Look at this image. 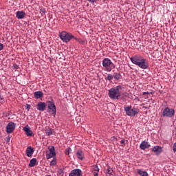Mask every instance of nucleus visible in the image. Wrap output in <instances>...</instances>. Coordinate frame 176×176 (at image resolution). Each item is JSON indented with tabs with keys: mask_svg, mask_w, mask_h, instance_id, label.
I'll use <instances>...</instances> for the list:
<instances>
[{
	"mask_svg": "<svg viewBox=\"0 0 176 176\" xmlns=\"http://www.w3.org/2000/svg\"><path fill=\"white\" fill-rule=\"evenodd\" d=\"M92 170L94 173L100 171V169L98 168V166L97 165H94L92 166Z\"/></svg>",
	"mask_w": 176,
	"mask_h": 176,
	"instance_id": "obj_23",
	"label": "nucleus"
},
{
	"mask_svg": "<svg viewBox=\"0 0 176 176\" xmlns=\"http://www.w3.org/2000/svg\"><path fill=\"white\" fill-rule=\"evenodd\" d=\"M175 113V111H174V109L166 107L163 111L162 116H164L166 118H173Z\"/></svg>",
	"mask_w": 176,
	"mask_h": 176,
	"instance_id": "obj_5",
	"label": "nucleus"
},
{
	"mask_svg": "<svg viewBox=\"0 0 176 176\" xmlns=\"http://www.w3.org/2000/svg\"><path fill=\"white\" fill-rule=\"evenodd\" d=\"M94 176H98V172H94Z\"/></svg>",
	"mask_w": 176,
	"mask_h": 176,
	"instance_id": "obj_31",
	"label": "nucleus"
},
{
	"mask_svg": "<svg viewBox=\"0 0 176 176\" xmlns=\"http://www.w3.org/2000/svg\"><path fill=\"white\" fill-rule=\"evenodd\" d=\"M102 65L104 68H108L113 65V63H112V61H111L109 58H104L102 60Z\"/></svg>",
	"mask_w": 176,
	"mask_h": 176,
	"instance_id": "obj_8",
	"label": "nucleus"
},
{
	"mask_svg": "<svg viewBox=\"0 0 176 176\" xmlns=\"http://www.w3.org/2000/svg\"><path fill=\"white\" fill-rule=\"evenodd\" d=\"M150 147H151V144L146 141H143L140 145V149H142V150L148 149V148H150Z\"/></svg>",
	"mask_w": 176,
	"mask_h": 176,
	"instance_id": "obj_11",
	"label": "nucleus"
},
{
	"mask_svg": "<svg viewBox=\"0 0 176 176\" xmlns=\"http://www.w3.org/2000/svg\"><path fill=\"white\" fill-rule=\"evenodd\" d=\"M121 75H120V74H119V73H114L113 74V78H114V79H116V80H119V79H120V78H121Z\"/></svg>",
	"mask_w": 176,
	"mask_h": 176,
	"instance_id": "obj_21",
	"label": "nucleus"
},
{
	"mask_svg": "<svg viewBox=\"0 0 176 176\" xmlns=\"http://www.w3.org/2000/svg\"><path fill=\"white\" fill-rule=\"evenodd\" d=\"M16 127V124H14V122H10L8 124V125L6 126V132L8 133V134H10L11 133H13V131H14V129Z\"/></svg>",
	"mask_w": 176,
	"mask_h": 176,
	"instance_id": "obj_6",
	"label": "nucleus"
},
{
	"mask_svg": "<svg viewBox=\"0 0 176 176\" xmlns=\"http://www.w3.org/2000/svg\"><path fill=\"white\" fill-rule=\"evenodd\" d=\"M107 174H109V175H113V170H112V168H109L107 171H106Z\"/></svg>",
	"mask_w": 176,
	"mask_h": 176,
	"instance_id": "obj_22",
	"label": "nucleus"
},
{
	"mask_svg": "<svg viewBox=\"0 0 176 176\" xmlns=\"http://www.w3.org/2000/svg\"><path fill=\"white\" fill-rule=\"evenodd\" d=\"M23 131L28 137H32V131H31V129L28 125H26L25 127H23Z\"/></svg>",
	"mask_w": 176,
	"mask_h": 176,
	"instance_id": "obj_10",
	"label": "nucleus"
},
{
	"mask_svg": "<svg viewBox=\"0 0 176 176\" xmlns=\"http://www.w3.org/2000/svg\"><path fill=\"white\" fill-rule=\"evenodd\" d=\"M89 2H91V3H94V2L96 1V0H88Z\"/></svg>",
	"mask_w": 176,
	"mask_h": 176,
	"instance_id": "obj_32",
	"label": "nucleus"
},
{
	"mask_svg": "<svg viewBox=\"0 0 176 176\" xmlns=\"http://www.w3.org/2000/svg\"><path fill=\"white\" fill-rule=\"evenodd\" d=\"M37 109H38V111H41V112H43V111L46 109V103L42 102H38L37 104Z\"/></svg>",
	"mask_w": 176,
	"mask_h": 176,
	"instance_id": "obj_12",
	"label": "nucleus"
},
{
	"mask_svg": "<svg viewBox=\"0 0 176 176\" xmlns=\"http://www.w3.org/2000/svg\"><path fill=\"white\" fill-rule=\"evenodd\" d=\"M73 38H75L76 41H78V38H76L75 36H74Z\"/></svg>",
	"mask_w": 176,
	"mask_h": 176,
	"instance_id": "obj_33",
	"label": "nucleus"
},
{
	"mask_svg": "<svg viewBox=\"0 0 176 176\" xmlns=\"http://www.w3.org/2000/svg\"><path fill=\"white\" fill-rule=\"evenodd\" d=\"M137 173L140 175V176H149L148 173L146 171H144L141 169H138Z\"/></svg>",
	"mask_w": 176,
	"mask_h": 176,
	"instance_id": "obj_17",
	"label": "nucleus"
},
{
	"mask_svg": "<svg viewBox=\"0 0 176 176\" xmlns=\"http://www.w3.org/2000/svg\"><path fill=\"white\" fill-rule=\"evenodd\" d=\"M107 80H112L113 79V75L112 74H109L107 77Z\"/></svg>",
	"mask_w": 176,
	"mask_h": 176,
	"instance_id": "obj_26",
	"label": "nucleus"
},
{
	"mask_svg": "<svg viewBox=\"0 0 176 176\" xmlns=\"http://www.w3.org/2000/svg\"><path fill=\"white\" fill-rule=\"evenodd\" d=\"M34 153V148L31 146H28L26 149V155L28 157H31Z\"/></svg>",
	"mask_w": 176,
	"mask_h": 176,
	"instance_id": "obj_14",
	"label": "nucleus"
},
{
	"mask_svg": "<svg viewBox=\"0 0 176 176\" xmlns=\"http://www.w3.org/2000/svg\"><path fill=\"white\" fill-rule=\"evenodd\" d=\"M47 102L48 105V109H50V112H52V113H56V105H54V103L50 101H48Z\"/></svg>",
	"mask_w": 176,
	"mask_h": 176,
	"instance_id": "obj_9",
	"label": "nucleus"
},
{
	"mask_svg": "<svg viewBox=\"0 0 176 176\" xmlns=\"http://www.w3.org/2000/svg\"><path fill=\"white\" fill-rule=\"evenodd\" d=\"M130 60L133 64L138 65V67H140L142 69H146V68L149 67V64L146 59L144 58L141 56H135L131 58Z\"/></svg>",
	"mask_w": 176,
	"mask_h": 176,
	"instance_id": "obj_1",
	"label": "nucleus"
},
{
	"mask_svg": "<svg viewBox=\"0 0 176 176\" xmlns=\"http://www.w3.org/2000/svg\"><path fill=\"white\" fill-rule=\"evenodd\" d=\"M124 110L128 116H134L138 113L137 109L131 108V106H124Z\"/></svg>",
	"mask_w": 176,
	"mask_h": 176,
	"instance_id": "obj_4",
	"label": "nucleus"
},
{
	"mask_svg": "<svg viewBox=\"0 0 176 176\" xmlns=\"http://www.w3.org/2000/svg\"><path fill=\"white\" fill-rule=\"evenodd\" d=\"M3 50V44L0 43V51Z\"/></svg>",
	"mask_w": 176,
	"mask_h": 176,
	"instance_id": "obj_29",
	"label": "nucleus"
},
{
	"mask_svg": "<svg viewBox=\"0 0 176 176\" xmlns=\"http://www.w3.org/2000/svg\"><path fill=\"white\" fill-rule=\"evenodd\" d=\"M108 91V96L111 100H120V97L123 95L120 86L111 88Z\"/></svg>",
	"mask_w": 176,
	"mask_h": 176,
	"instance_id": "obj_2",
	"label": "nucleus"
},
{
	"mask_svg": "<svg viewBox=\"0 0 176 176\" xmlns=\"http://www.w3.org/2000/svg\"><path fill=\"white\" fill-rule=\"evenodd\" d=\"M173 149L174 152H176V143L174 144Z\"/></svg>",
	"mask_w": 176,
	"mask_h": 176,
	"instance_id": "obj_30",
	"label": "nucleus"
},
{
	"mask_svg": "<svg viewBox=\"0 0 176 176\" xmlns=\"http://www.w3.org/2000/svg\"><path fill=\"white\" fill-rule=\"evenodd\" d=\"M80 174H82L80 169H74L72 170L69 176H80Z\"/></svg>",
	"mask_w": 176,
	"mask_h": 176,
	"instance_id": "obj_13",
	"label": "nucleus"
},
{
	"mask_svg": "<svg viewBox=\"0 0 176 176\" xmlns=\"http://www.w3.org/2000/svg\"><path fill=\"white\" fill-rule=\"evenodd\" d=\"M35 164H36V158H33L30 160L29 166L30 167H34Z\"/></svg>",
	"mask_w": 176,
	"mask_h": 176,
	"instance_id": "obj_20",
	"label": "nucleus"
},
{
	"mask_svg": "<svg viewBox=\"0 0 176 176\" xmlns=\"http://www.w3.org/2000/svg\"><path fill=\"white\" fill-rule=\"evenodd\" d=\"M34 96L35 97V98H41V97L43 96V92L38 91H36L34 94Z\"/></svg>",
	"mask_w": 176,
	"mask_h": 176,
	"instance_id": "obj_18",
	"label": "nucleus"
},
{
	"mask_svg": "<svg viewBox=\"0 0 176 176\" xmlns=\"http://www.w3.org/2000/svg\"><path fill=\"white\" fill-rule=\"evenodd\" d=\"M16 16L19 19H24L25 17V12L24 11H18L16 12Z\"/></svg>",
	"mask_w": 176,
	"mask_h": 176,
	"instance_id": "obj_16",
	"label": "nucleus"
},
{
	"mask_svg": "<svg viewBox=\"0 0 176 176\" xmlns=\"http://www.w3.org/2000/svg\"><path fill=\"white\" fill-rule=\"evenodd\" d=\"M59 36L60 39L63 42H69L72 38H74V36L71 33H67V32H62L60 33Z\"/></svg>",
	"mask_w": 176,
	"mask_h": 176,
	"instance_id": "obj_3",
	"label": "nucleus"
},
{
	"mask_svg": "<svg viewBox=\"0 0 176 176\" xmlns=\"http://www.w3.org/2000/svg\"><path fill=\"white\" fill-rule=\"evenodd\" d=\"M56 160L54 159L53 160L51 161L50 166H56Z\"/></svg>",
	"mask_w": 176,
	"mask_h": 176,
	"instance_id": "obj_27",
	"label": "nucleus"
},
{
	"mask_svg": "<svg viewBox=\"0 0 176 176\" xmlns=\"http://www.w3.org/2000/svg\"><path fill=\"white\" fill-rule=\"evenodd\" d=\"M50 151L46 152L47 155V159H50L51 157H53L56 156V151L54 150V146H51L49 148Z\"/></svg>",
	"mask_w": 176,
	"mask_h": 176,
	"instance_id": "obj_7",
	"label": "nucleus"
},
{
	"mask_svg": "<svg viewBox=\"0 0 176 176\" xmlns=\"http://www.w3.org/2000/svg\"><path fill=\"white\" fill-rule=\"evenodd\" d=\"M128 141L123 139L120 141L121 146H125V145L127 144Z\"/></svg>",
	"mask_w": 176,
	"mask_h": 176,
	"instance_id": "obj_24",
	"label": "nucleus"
},
{
	"mask_svg": "<svg viewBox=\"0 0 176 176\" xmlns=\"http://www.w3.org/2000/svg\"><path fill=\"white\" fill-rule=\"evenodd\" d=\"M0 102H2V98L0 97Z\"/></svg>",
	"mask_w": 176,
	"mask_h": 176,
	"instance_id": "obj_34",
	"label": "nucleus"
},
{
	"mask_svg": "<svg viewBox=\"0 0 176 176\" xmlns=\"http://www.w3.org/2000/svg\"><path fill=\"white\" fill-rule=\"evenodd\" d=\"M76 156L80 160H83V152L81 150H78L76 153Z\"/></svg>",
	"mask_w": 176,
	"mask_h": 176,
	"instance_id": "obj_19",
	"label": "nucleus"
},
{
	"mask_svg": "<svg viewBox=\"0 0 176 176\" xmlns=\"http://www.w3.org/2000/svg\"><path fill=\"white\" fill-rule=\"evenodd\" d=\"M72 152V149L71 148H68L65 150L66 155H69Z\"/></svg>",
	"mask_w": 176,
	"mask_h": 176,
	"instance_id": "obj_25",
	"label": "nucleus"
},
{
	"mask_svg": "<svg viewBox=\"0 0 176 176\" xmlns=\"http://www.w3.org/2000/svg\"><path fill=\"white\" fill-rule=\"evenodd\" d=\"M152 152H156L157 155H159L160 153H162V147L159 146H155L154 147H153L151 148Z\"/></svg>",
	"mask_w": 176,
	"mask_h": 176,
	"instance_id": "obj_15",
	"label": "nucleus"
},
{
	"mask_svg": "<svg viewBox=\"0 0 176 176\" xmlns=\"http://www.w3.org/2000/svg\"><path fill=\"white\" fill-rule=\"evenodd\" d=\"M46 135L48 136L52 135V130H50V129L47 130L46 132Z\"/></svg>",
	"mask_w": 176,
	"mask_h": 176,
	"instance_id": "obj_28",
	"label": "nucleus"
}]
</instances>
